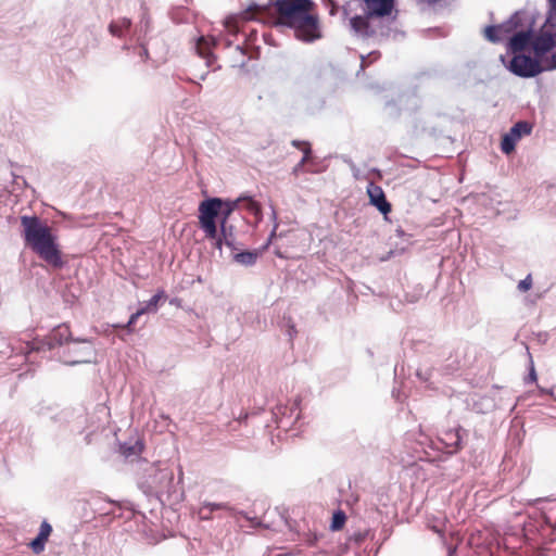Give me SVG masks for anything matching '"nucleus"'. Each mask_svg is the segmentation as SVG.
Listing matches in <instances>:
<instances>
[{
	"instance_id": "9",
	"label": "nucleus",
	"mask_w": 556,
	"mask_h": 556,
	"mask_svg": "<svg viewBox=\"0 0 556 556\" xmlns=\"http://www.w3.org/2000/svg\"><path fill=\"white\" fill-rule=\"evenodd\" d=\"M368 16L383 17L391 14L394 0H363Z\"/></svg>"
},
{
	"instance_id": "30",
	"label": "nucleus",
	"mask_w": 556,
	"mask_h": 556,
	"mask_svg": "<svg viewBox=\"0 0 556 556\" xmlns=\"http://www.w3.org/2000/svg\"><path fill=\"white\" fill-rule=\"evenodd\" d=\"M552 62L554 67H556V52L552 55Z\"/></svg>"
},
{
	"instance_id": "15",
	"label": "nucleus",
	"mask_w": 556,
	"mask_h": 556,
	"mask_svg": "<svg viewBox=\"0 0 556 556\" xmlns=\"http://www.w3.org/2000/svg\"><path fill=\"white\" fill-rule=\"evenodd\" d=\"M230 506L227 503H210L204 502L199 509V515L201 519L208 520L212 518V513L214 510H229Z\"/></svg>"
},
{
	"instance_id": "6",
	"label": "nucleus",
	"mask_w": 556,
	"mask_h": 556,
	"mask_svg": "<svg viewBox=\"0 0 556 556\" xmlns=\"http://www.w3.org/2000/svg\"><path fill=\"white\" fill-rule=\"evenodd\" d=\"M532 125L526 121L516 123L510 130L502 138L501 150L505 154H510L515 151L516 143L523 137L530 135Z\"/></svg>"
},
{
	"instance_id": "3",
	"label": "nucleus",
	"mask_w": 556,
	"mask_h": 556,
	"mask_svg": "<svg viewBox=\"0 0 556 556\" xmlns=\"http://www.w3.org/2000/svg\"><path fill=\"white\" fill-rule=\"evenodd\" d=\"M224 201L219 198L204 200L199 205V224L206 238H216V218L223 210Z\"/></svg>"
},
{
	"instance_id": "2",
	"label": "nucleus",
	"mask_w": 556,
	"mask_h": 556,
	"mask_svg": "<svg viewBox=\"0 0 556 556\" xmlns=\"http://www.w3.org/2000/svg\"><path fill=\"white\" fill-rule=\"evenodd\" d=\"M20 219L25 245L53 268H62V251L52 227L36 215H23Z\"/></svg>"
},
{
	"instance_id": "13",
	"label": "nucleus",
	"mask_w": 556,
	"mask_h": 556,
	"mask_svg": "<svg viewBox=\"0 0 556 556\" xmlns=\"http://www.w3.org/2000/svg\"><path fill=\"white\" fill-rule=\"evenodd\" d=\"M372 17L374 16H368V14L365 13L364 16L356 15L352 17L350 23L355 33L365 37H370L375 34V31L371 29L369 25V20Z\"/></svg>"
},
{
	"instance_id": "27",
	"label": "nucleus",
	"mask_w": 556,
	"mask_h": 556,
	"mask_svg": "<svg viewBox=\"0 0 556 556\" xmlns=\"http://www.w3.org/2000/svg\"><path fill=\"white\" fill-rule=\"evenodd\" d=\"M498 30H500V27H497V26H488L484 29V36L488 40H490L492 42H497V41H500V37L497 35Z\"/></svg>"
},
{
	"instance_id": "14",
	"label": "nucleus",
	"mask_w": 556,
	"mask_h": 556,
	"mask_svg": "<svg viewBox=\"0 0 556 556\" xmlns=\"http://www.w3.org/2000/svg\"><path fill=\"white\" fill-rule=\"evenodd\" d=\"M531 41L530 31H519L515 34L509 41V47L513 52L525 50Z\"/></svg>"
},
{
	"instance_id": "24",
	"label": "nucleus",
	"mask_w": 556,
	"mask_h": 556,
	"mask_svg": "<svg viewBox=\"0 0 556 556\" xmlns=\"http://www.w3.org/2000/svg\"><path fill=\"white\" fill-rule=\"evenodd\" d=\"M346 521L345 513L342 510H337L332 516V522H331V530L332 531H339L341 530Z\"/></svg>"
},
{
	"instance_id": "5",
	"label": "nucleus",
	"mask_w": 556,
	"mask_h": 556,
	"mask_svg": "<svg viewBox=\"0 0 556 556\" xmlns=\"http://www.w3.org/2000/svg\"><path fill=\"white\" fill-rule=\"evenodd\" d=\"M70 357L64 361L67 365L87 364L96 356V350L91 341L83 340L67 349Z\"/></svg>"
},
{
	"instance_id": "21",
	"label": "nucleus",
	"mask_w": 556,
	"mask_h": 556,
	"mask_svg": "<svg viewBox=\"0 0 556 556\" xmlns=\"http://www.w3.org/2000/svg\"><path fill=\"white\" fill-rule=\"evenodd\" d=\"M236 207H239L238 200L236 202H224L223 210L219 213V214L223 215V218H222V220L219 223L220 224V230H222L223 233H225V227H226L227 218L229 217V215L232 213V211Z\"/></svg>"
},
{
	"instance_id": "20",
	"label": "nucleus",
	"mask_w": 556,
	"mask_h": 556,
	"mask_svg": "<svg viewBox=\"0 0 556 556\" xmlns=\"http://www.w3.org/2000/svg\"><path fill=\"white\" fill-rule=\"evenodd\" d=\"M292 146L296 147L299 150L303 152V157L294 168V170H298L300 166H303L311 159L312 149L311 144L306 141L293 140Z\"/></svg>"
},
{
	"instance_id": "12",
	"label": "nucleus",
	"mask_w": 556,
	"mask_h": 556,
	"mask_svg": "<svg viewBox=\"0 0 556 556\" xmlns=\"http://www.w3.org/2000/svg\"><path fill=\"white\" fill-rule=\"evenodd\" d=\"M441 442L448 448V453L451 454L459 451L462 448L460 428L445 431L441 438Z\"/></svg>"
},
{
	"instance_id": "25",
	"label": "nucleus",
	"mask_w": 556,
	"mask_h": 556,
	"mask_svg": "<svg viewBox=\"0 0 556 556\" xmlns=\"http://www.w3.org/2000/svg\"><path fill=\"white\" fill-rule=\"evenodd\" d=\"M225 27L229 35L236 36L240 30V27L238 24V18L237 17H228L225 21Z\"/></svg>"
},
{
	"instance_id": "4",
	"label": "nucleus",
	"mask_w": 556,
	"mask_h": 556,
	"mask_svg": "<svg viewBox=\"0 0 556 556\" xmlns=\"http://www.w3.org/2000/svg\"><path fill=\"white\" fill-rule=\"evenodd\" d=\"M532 46L535 54L539 56L549 52L556 46V12L549 13L539 35L534 38Z\"/></svg>"
},
{
	"instance_id": "31",
	"label": "nucleus",
	"mask_w": 556,
	"mask_h": 556,
	"mask_svg": "<svg viewBox=\"0 0 556 556\" xmlns=\"http://www.w3.org/2000/svg\"><path fill=\"white\" fill-rule=\"evenodd\" d=\"M336 12H337V9H336V7H334V5H332V8H331V10H330V14H331V15H334V14H336Z\"/></svg>"
},
{
	"instance_id": "10",
	"label": "nucleus",
	"mask_w": 556,
	"mask_h": 556,
	"mask_svg": "<svg viewBox=\"0 0 556 556\" xmlns=\"http://www.w3.org/2000/svg\"><path fill=\"white\" fill-rule=\"evenodd\" d=\"M166 294L164 290L157 291L148 302V304L144 307L139 308L136 313H134L128 323L123 326V328H126L129 331H132V326L136 324L137 319L149 312H155L157 309L159 303L161 300H165Z\"/></svg>"
},
{
	"instance_id": "11",
	"label": "nucleus",
	"mask_w": 556,
	"mask_h": 556,
	"mask_svg": "<svg viewBox=\"0 0 556 556\" xmlns=\"http://www.w3.org/2000/svg\"><path fill=\"white\" fill-rule=\"evenodd\" d=\"M52 531V526L47 520H43L40 525L38 535L28 544L34 554L39 555L45 551L46 543L48 542Z\"/></svg>"
},
{
	"instance_id": "22",
	"label": "nucleus",
	"mask_w": 556,
	"mask_h": 556,
	"mask_svg": "<svg viewBox=\"0 0 556 556\" xmlns=\"http://www.w3.org/2000/svg\"><path fill=\"white\" fill-rule=\"evenodd\" d=\"M257 254L255 252L245 251L235 255V260L243 265H253L256 261Z\"/></svg>"
},
{
	"instance_id": "1",
	"label": "nucleus",
	"mask_w": 556,
	"mask_h": 556,
	"mask_svg": "<svg viewBox=\"0 0 556 556\" xmlns=\"http://www.w3.org/2000/svg\"><path fill=\"white\" fill-rule=\"evenodd\" d=\"M314 8L311 0H275L269 5L250 4L241 12L240 18L266 22L274 9L275 25L290 27L299 40L311 42L321 36L318 17L313 13Z\"/></svg>"
},
{
	"instance_id": "29",
	"label": "nucleus",
	"mask_w": 556,
	"mask_h": 556,
	"mask_svg": "<svg viewBox=\"0 0 556 556\" xmlns=\"http://www.w3.org/2000/svg\"><path fill=\"white\" fill-rule=\"evenodd\" d=\"M530 378H531V380H533V381L536 379V375H535V371H534V369H533V368H532V370H531Z\"/></svg>"
},
{
	"instance_id": "26",
	"label": "nucleus",
	"mask_w": 556,
	"mask_h": 556,
	"mask_svg": "<svg viewBox=\"0 0 556 556\" xmlns=\"http://www.w3.org/2000/svg\"><path fill=\"white\" fill-rule=\"evenodd\" d=\"M210 240H214V248L217 249V250H222L223 248V244H227V245H230V242L227 238V235L226 232L223 233L220 231V235H218V230L216 229V238H208Z\"/></svg>"
},
{
	"instance_id": "8",
	"label": "nucleus",
	"mask_w": 556,
	"mask_h": 556,
	"mask_svg": "<svg viewBox=\"0 0 556 556\" xmlns=\"http://www.w3.org/2000/svg\"><path fill=\"white\" fill-rule=\"evenodd\" d=\"M367 194L369 198V203L377 207V210L387 216L392 207L391 204L387 201L383 189L374 184L369 182L367 186Z\"/></svg>"
},
{
	"instance_id": "16",
	"label": "nucleus",
	"mask_w": 556,
	"mask_h": 556,
	"mask_svg": "<svg viewBox=\"0 0 556 556\" xmlns=\"http://www.w3.org/2000/svg\"><path fill=\"white\" fill-rule=\"evenodd\" d=\"M239 202V207L245 210L247 212H249L250 214H252L254 217H255V220L256 222H260L262 219V208H261V205L250 199V198H244V199H239L238 200Z\"/></svg>"
},
{
	"instance_id": "18",
	"label": "nucleus",
	"mask_w": 556,
	"mask_h": 556,
	"mask_svg": "<svg viewBox=\"0 0 556 556\" xmlns=\"http://www.w3.org/2000/svg\"><path fill=\"white\" fill-rule=\"evenodd\" d=\"M144 450V444L142 441H137L135 444L128 445L123 444L121 445V454L126 457H138Z\"/></svg>"
},
{
	"instance_id": "19",
	"label": "nucleus",
	"mask_w": 556,
	"mask_h": 556,
	"mask_svg": "<svg viewBox=\"0 0 556 556\" xmlns=\"http://www.w3.org/2000/svg\"><path fill=\"white\" fill-rule=\"evenodd\" d=\"M215 45L213 38L200 37L197 42V51L202 58H208L212 53V48Z\"/></svg>"
},
{
	"instance_id": "23",
	"label": "nucleus",
	"mask_w": 556,
	"mask_h": 556,
	"mask_svg": "<svg viewBox=\"0 0 556 556\" xmlns=\"http://www.w3.org/2000/svg\"><path fill=\"white\" fill-rule=\"evenodd\" d=\"M70 329L65 326H59L52 331V339L56 341L59 344H62L63 341H67L70 338Z\"/></svg>"
},
{
	"instance_id": "28",
	"label": "nucleus",
	"mask_w": 556,
	"mask_h": 556,
	"mask_svg": "<svg viewBox=\"0 0 556 556\" xmlns=\"http://www.w3.org/2000/svg\"><path fill=\"white\" fill-rule=\"evenodd\" d=\"M532 288V277L528 275L525 279L520 280L518 283V289L521 292H527Z\"/></svg>"
},
{
	"instance_id": "7",
	"label": "nucleus",
	"mask_w": 556,
	"mask_h": 556,
	"mask_svg": "<svg viewBox=\"0 0 556 556\" xmlns=\"http://www.w3.org/2000/svg\"><path fill=\"white\" fill-rule=\"evenodd\" d=\"M509 70L520 77H533L541 72V66L531 56L516 54L510 61Z\"/></svg>"
},
{
	"instance_id": "32",
	"label": "nucleus",
	"mask_w": 556,
	"mask_h": 556,
	"mask_svg": "<svg viewBox=\"0 0 556 556\" xmlns=\"http://www.w3.org/2000/svg\"><path fill=\"white\" fill-rule=\"evenodd\" d=\"M553 4L556 5V0H552Z\"/></svg>"
},
{
	"instance_id": "17",
	"label": "nucleus",
	"mask_w": 556,
	"mask_h": 556,
	"mask_svg": "<svg viewBox=\"0 0 556 556\" xmlns=\"http://www.w3.org/2000/svg\"><path fill=\"white\" fill-rule=\"evenodd\" d=\"M131 22L127 17H122L111 22L109 25V31L116 37H122L126 30L129 29Z\"/></svg>"
}]
</instances>
